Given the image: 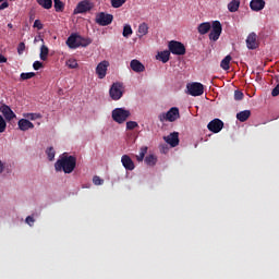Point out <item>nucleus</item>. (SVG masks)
I'll return each mask as SVG.
<instances>
[{
  "instance_id": "obj_1",
  "label": "nucleus",
  "mask_w": 279,
  "mask_h": 279,
  "mask_svg": "<svg viewBox=\"0 0 279 279\" xmlns=\"http://www.w3.org/2000/svg\"><path fill=\"white\" fill-rule=\"evenodd\" d=\"M77 167V158L69 156L64 153L54 163L56 171H63V173H73Z\"/></svg>"
},
{
  "instance_id": "obj_2",
  "label": "nucleus",
  "mask_w": 279,
  "mask_h": 279,
  "mask_svg": "<svg viewBox=\"0 0 279 279\" xmlns=\"http://www.w3.org/2000/svg\"><path fill=\"white\" fill-rule=\"evenodd\" d=\"M90 43H92L90 39H85L84 37L77 34H72L66 39V45L70 49H77V47H88Z\"/></svg>"
},
{
  "instance_id": "obj_3",
  "label": "nucleus",
  "mask_w": 279,
  "mask_h": 279,
  "mask_svg": "<svg viewBox=\"0 0 279 279\" xmlns=\"http://www.w3.org/2000/svg\"><path fill=\"white\" fill-rule=\"evenodd\" d=\"M158 119L161 123H165V121L173 123V121H178V119H180V109H178V107H172L168 112L160 113Z\"/></svg>"
},
{
  "instance_id": "obj_4",
  "label": "nucleus",
  "mask_w": 279,
  "mask_h": 279,
  "mask_svg": "<svg viewBox=\"0 0 279 279\" xmlns=\"http://www.w3.org/2000/svg\"><path fill=\"white\" fill-rule=\"evenodd\" d=\"M130 110H126L124 108H116L112 110L111 117L116 123H125L128 121V118L130 117Z\"/></svg>"
},
{
  "instance_id": "obj_5",
  "label": "nucleus",
  "mask_w": 279,
  "mask_h": 279,
  "mask_svg": "<svg viewBox=\"0 0 279 279\" xmlns=\"http://www.w3.org/2000/svg\"><path fill=\"white\" fill-rule=\"evenodd\" d=\"M168 48L170 53H173V56H184L186 53V47L184 44L177 40L169 41Z\"/></svg>"
},
{
  "instance_id": "obj_6",
  "label": "nucleus",
  "mask_w": 279,
  "mask_h": 279,
  "mask_svg": "<svg viewBox=\"0 0 279 279\" xmlns=\"http://www.w3.org/2000/svg\"><path fill=\"white\" fill-rule=\"evenodd\" d=\"M112 21H114V16L110 13L100 12V13L96 14L95 22L97 23V25H100L101 27L111 25Z\"/></svg>"
},
{
  "instance_id": "obj_7",
  "label": "nucleus",
  "mask_w": 279,
  "mask_h": 279,
  "mask_svg": "<svg viewBox=\"0 0 279 279\" xmlns=\"http://www.w3.org/2000/svg\"><path fill=\"white\" fill-rule=\"evenodd\" d=\"M186 88L192 97H202L204 95V85L202 83H190Z\"/></svg>"
},
{
  "instance_id": "obj_8",
  "label": "nucleus",
  "mask_w": 279,
  "mask_h": 279,
  "mask_svg": "<svg viewBox=\"0 0 279 279\" xmlns=\"http://www.w3.org/2000/svg\"><path fill=\"white\" fill-rule=\"evenodd\" d=\"M221 32H223L221 22L214 21L211 24V32L209 33V40H214V43H217V40H219V36H221Z\"/></svg>"
},
{
  "instance_id": "obj_9",
  "label": "nucleus",
  "mask_w": 279,
  "mask_h": 279,
  "mask_svg": "<svg viewBox=\"0 0 279 279\" xmlns=\"http://www.w3.org/2000/svg\"><path fill=\"white\" fill-rule=\"evenodd\" d=\"M109 95L111 99L119 101V99L123 97V85L121 83H113L109 90Z\"/></svg>"
},
{
  "instance_id": "obj_10",
  "label": "nucleus",
  "mask_w": 279,
  "mask_h": 279,
  "mask_svg": "<svg viewBox=\"0 0 279 279\" xmlns=\"http://www.w3.org/2000/svg\"><path fill=\"white\" fill-rule=\"evenodd\" d=\"M93 10V3L88 0H83L77 3L76 8L74 9V14H84L86 12H90Z\"/></svg>"
},
{
  "instance_id": "obj_11",
  "label": "nucleus",
  "mask_w": 279,
  "mask_h": 279,
  "mask_svg": "<svg viewBox=\"0 0 279 279\" xmlns=\"http://www.w3.org/2000/svg\"><path fill=\"white\" fill-rule=\"evenodd\" d=\"M207 129L214 134H219V132L223 130V121L220 119H214L207 124Z\"/></svg>"
},
{
  "instance_id": "obj_12",
  "label": "nucleus",
  "mask_w": 279,
  "mask_h": 279,
  "mask_svg": "<svg viewBox=\"0 0 279 279\" xmlns=\"http://www.w3.org/2000/svg\"><path fill=\"white\" fill-rule=\"evenodd\" d=\"M110 66V62L107 60L101 61L96 66V74L98 75L99 80H104L108 73V68Z\"/></svg>"
},
{
  "instance_id": "obj_13",
  "label": "nucleus",
  "mask_w": 279,
  "mask_h": 279,
  "mask_svg": "<svg viewBox=\"0 0 279 279\" xmlns=\"http://www.w3.org/2000/svg\"><path fill=\"white\" fill-rule=\"evenodd\" d=\"M0 112L3 114L5 121H12V119H16V113H14L12 108H10L8 105H1Z\"/></svg>"
},
{
  "instance_id": "obj_14",
  "label": "nucleus",
  "mask_w": 279,
  "mask_h": 279,
  "mask_svg": "<svg viewBox=\"0 0 279 279\" xmlns=\"http://www.w3.org/2000/svg\"><path fill=\"white\" fill-rule=\"evenodd\" d=\"M163 140L166 141V143H168V145H170L171 147H178L180 145V133L178 132H173L168 136H165Z\"/></svg>"
},
{
  "instance_id": "obj_15",
  "label": "nucleus",
  "mask_w": 279,
  "mask_h": 279,
  "mask_svg": "<svg viewBox=\"0 0 279 279\" xmlns=\"http://www.w3.org/2000/svg\"><path fill=\"white\" fill-rule=\"evenodd\" d=\"M122 167L126 169V171H134L136 169V166L134 165V161L129 155H123L121 157Z\"/></svg>"
},
{
  "instance_id": "obj_16",
  "label": "nucleus",
  "mask_w": 279,
  "mask_h": 279,
  "mask_svg": "<svg viewBox=\"0 0 279 279\" xmlns=\"http://www.w3.org/2000/svg\"><path fill=\"white\" fill-rule=\"evenodd\" d=\"M19 129L22 132H27V130H34V123H32L29 120L27 119H21L17 122Z\"/></svg>"
},
{
  "instance_id": "obj_17",
  "label": "nucleus",
  "mask_w": 279,
  "mask_h": 279,
  "mask_svg": "<svg viewBox=\"0 0 279 279\" xmlns=\"http://www.w3.org/2000/svg\"><path fill=\"white\" fill-rule=\"evenodd\" d=\"M250 8L253 12H260V10H265V0H252Z\"/></svg>"
},
{
  "instance_id": "obj_18",
  "label": "nucleus",
  "mask_w": 279,
  "mask_h": 279,
  "mask_svg": "<svg viewBox=\"0 0 279 279\" xmlns=\"http://www.w3.org/2000/svg\"><path fill=\"white\" fill-rule=\"evenodd\" d=\"M130 66H131L132 71H134L135 73H143V71H145V65L136 59H133L131 61Z\"/></svg>"
},
{
  "instance_id": "obj_19",
  "label": "nucleus",
  "mask_w": 279,
  "mask_h": 279,
  "mask_svg": "<svg viewBox=\"0 0 279 279\" xmlns=\"http://www.w3.org/2000/svg\"><path fill=\"white\" fill-rule=\"evenodd\" d=\"M246 47L248 49H257L258 43H256V35L255 33H251L246 38Z\"/></svg>"
},
{
  "instance_id": "obj_20",
  "label": "nucleus",
  "mask_w": 279,
  "mask_h": 279,
  "mask_svg": "<svg viewBox=\"0 0 279 279\" xmlns=\"http://www.w3.org/2000/svg\"><path fill=\"white\" fill-rule=\"evenodd\" d=\"M250 117H252L251 110H243V111H240L236 113V119L241 123H245V121H247V119H250Z\"/></svg>"
},
{
  "instance_id": "obj_21",
  "label": "nucleus",
  "mask_w": 279,
  "mask_h": 279,
  "mask_svg": "<svg viewBox=\"0 0 279 279\" xmlns=\"http://www.w3.org/2000/svg\"><path fill=\"white\" fill-rule=\"evenodd\" d=\"M210 22H203L198 25L197 29H198V34H201L202 36H204L205 34H208L210 32Z\"/></svg>"
},
{
  "instance_id": "obj_22",
  "label": "nucleus",
  "mask_w": 279,
  "mask_h": 279,
  "mask_svg": "<svg viewBox=\"0 0 279 279\" xmlns=\"http://www.w3.org/2000/svg\"><path fill=\"white\" fill-rule=\"evenodd\" d=\"M171 58V51L165 50L158 53L157 60H160L163 64H167V61Z\"/></svg>"
},
{
  "instance_id": "obj_23",
  "label": "nucleus",
  "mask_w": 279,
  "mask_h": 279,
  "mask_svg": "<svg viewBox=\"0 0 279 279\" xmlns=\"http://www.w3.org/2000/svg\"><path fill=\"white\" fill-rule=\"evenodd\" d=\"M147 34H149V26L147 25V23H142L138 26V37L143 38V36H147Z\"/></svg>"
},
{
  "instance_id": "obj_24",
  "label": "nucleus",
  "mask_w": 279,
  "mask_h": 279,
  "mask_svg": "<svg viewBox=\"0 0 279 279\" xmlns=\"http://www.w3.org/2000/svg\"><path fill=\"white\" fill-rule=\"evenodd\" d=\"M38 5L44 8V10H51L53 8V0H36Z\"/></svg>"
},
{
  "instance_id": "obj_25",
  "label": "nucleus",
  "mask_w": 279,
  "mask_h": 279,
  "mask_svg": "<svg viewBox=\"0 0 279 279\" xmlns=\"http://www.w3.org/2000/svg\"><path fill=\"white\" fill-rule=\"evenodd\" d=\"M39 58L43 62H47V58H49V48L47 46L43 45L40 47Z\"/></svg>"
},
{
  "instance_id": "obj_26",
  "label": "nucleus",
  "mask_w": 279,
  "mask_h": 279,
  "mask_svg": "<svg viewBox=\"0 0 279 279\" xmlns=\"http://www.w3.org/2000/svg\"><path fill=\"white\" fill-rule=\"evenodd\" d=\"M231 61H232V57L230 54L226 56V58L220 62L221 69H223V71H230Z\"/></svg>"
},
{
  "instance_id": "obj_27",
  "label": "nucleus",
  "mask_w": 279,
  "mask_h": 279,
  "mask_svg": "<svg viewBox=\"0 0 279 279\" xmlns=\"http://www.w3.org/2000/svg\"><path fill=\"white\" fill-rule=\"evenodd\" d=\"M240 5H241V0H232V1L228 4V10H229V12H238Z\"/></svg>"
},
{
  "instance_id": "obj_28",
  "label": "nucleus",
  "mask_w": 279,
  "mask_h": 279,
  "mask_svg": "<svg viewBox=\"0 0 279 279\" xmlns=\"http://www.w3.org/2000/svg\"><path fill=\"white\" fill-rule=\"evenodd\" d=\"M145 162L148 165V167H154L158 162V158L154 155H148L145 157Z\"/></svg>"
},
{
  "instance_id": "obj_29",
  "label": "nucleus",
  "mask_w": 279,
  "mask_h": 279,
  "mask_svg": "<svg viewBox=\"0 0 279 279\" xmlns=\"http://www.w3.org/2000/svg\"><path fill=\"white\" fill-rule=\"evenodd\" d=\"M133 34L132 26L130 24L124 25L122 36L124 38H130Z\"/></svg>"
},
{
  "instance_id": "obj_30",
  "label": "nucleus",
  "mask_w": 279,
  "mask_h": 279,
  "mask_svg": "<svg viewBox=\"0 0 279 279\" xmlns=\"http://www.w3.org/2000/svg\"><path fill=\"white\" fill-rule=\"evenodd\" d=\"M54 1V10L56 12H64V2L61 0H53Z\"/></svg>"
},
{
  "instance_id": "obj_31",
  "label": "nucleus",
  "mask_w": 279,
  "mask_h": 279,
  "mask_svg": "<svg viewBox=\"0 0 279 279\" xmlns=\"http://www.w3.org/2000/svg\"><path fill=\"white\" fill-rule=\"evenodd\" d=\"M46 154H47L48 160H50V161L54 160V158H56V150L53 149L52 146H50V147H48L46 149Z\"/></svg>"
},
{
  "instance_id": "obj_32",
  "label": "nucleus",
  "mask_w": 279,
  "mask_h": 279,
  "mask_svg": "<svg viewBox=\"0 0 279 279\" xmlns=\"http://www.w3.org/2000/svg\"><path fill=\"white\" fill-rule=\"evenodd\" d=\"M145 154H147V147L141 148L140 155L136 156L138 162H143V160H145Z\"/></svg>"
},
{
  "instance_id": "obj_33",
  "label": "nucleus",
  "mask_w": 279,
  "mask_h": 279,
  "mask_svg": "<svg viewBox=\"0 0 279 279\" xmlns=\"http://www.w3.org/2000/svg\"><path fill=\"white\" fill-rule=\"evenodd\" d=\"M66 66H69V69H77L80 64H77V60L70 59L66 61Z\"/></svg>"
},
{
  "instance_id": "obj_34",
  "label": "nucleus",
  "mask_w": 279,
  "mask_h": 279,
  "mask_svg": "<svg viewBox=\"0 0 279 279\" xmlns=\"http://www.w3.org/2000/svg\"><path fill=\"white\" fill-rule=\"evenodd\" d=\"M21 80L25 81V80H32V77H36V73L34 72H27V73H22L20 75Z\"/></svg>"
},
{
  "instance_id": "obj_35",
  "label": "nucleus",
  "mask_w": 279,
  "mask_h": 279,
  "mask_svg": "<svg viewBox=\"0 0 279 279\" xmlns=\"http://www.w3.org/2000/svg\"><path fill=\"white\" fill-rule=\"evenodd\" d=\"M128 0H111L112 8H121Z\"/></svg>"
},
{
  "instance_id": "obj_36",
  "label": "nucleus",
  "mask_w": 279,
  "mask_h": 279,
  "mask_svg": "<svg viewBox=\"0 0 279 279\" xmlns=\"http://www.w3.org/2000/svg\"><path fill=\"white\" fill-rule=\"evenodd\" d=\"M5 128H8V123L3 119V116H0V134H2V132H5Z\"/></svg>"
},
{
  "instance_id": "obj_37",
  "label": "nucleus",
  "mask_w": 279,
  "mask_h": 279,
  "mask_svg": "<svg viewBox=\"0 0 279 279\" xmlns=\"http://www.w3.org/2000/svg\"><path fill=\"white\" fill-rule=\"evenodd\" d=\"M135 128H138V122L136 121L126 122V130H135Z\"/></svg>"
},
{
  "instance_id": "obj_38",
  "label": "nucleus",
  "mask_w": 279,
  "mask_h": 279,
  "mask_svg": "<svg viewBox=\"0 0 279 279\" xmlns=\"http://www.w3.org/2000/svg\"><path fill=\"white\" fill-rule=\"evenodd\" d=\"M93 182L96 186H101V184H104V179L99 178V175H95Z\"/></svg>"
},
{
  "instance_id": "obj_39",
  "label": "nucleus",
  "mask_w": 279,
  "mask_h": 279,
  "mask_svg": "<svg viewBox=\"0 0 279 279\" xmlns=\"http://www.w3.org/2000/svg\"><path fill=\"white\" fill-rule=\"evenodd\" d=\"M243 97H244L243 92H241V90H235L234 92L235 101H242Z\"/></svg>"
},
{
  "instance_id": "obj_40",
  "label": "nucleus",
  "mask_w": 279,
  "mask_h": 279,
  "mask_svg": "<svg viewBox=\"0 0 279 279\" xmlns=\"http://www.w3.org/2000/svg\"><path fill=\"white\" fill-rule=\"evenodd\" d=\"M24 51H25V43L22 41L17 46V53H19V56H23Z\"/></svg>"
},
{
  "instance_id": "obj_41",
  "label": "nucleus",
  "mask_w": 279,
  "mask_h": 279,
  "mask_svg": "<svg viewBox=\"0 0 279 279\" xmlns=\"http://www.w3.org/2000/svg\"><path fill=\"white\" fill-rule=\"evenodd\" d=\"M25 222L27 223V226H29L32 228V226H34L36 220L34 219V216H27L25 219Z\"/></svg>"
},
{
  "instance_id": "obj_42",
  "label": "nucleus",
  "mask_w": 279,
  "mask_h": 279,
  "mask_svg": "<svg viewBox=\"0 0 279 279\" xmlns=\"http://www.w3.org/2000/svg\"><path fill=\"white\" fill-rule=\"evenodd\" d=\"M39 113H27V118L31 119V121H36V119H40Z\"/></svg>"
},
{
  "instance_id": "obj_43",
  "label": "nucleus",
  "mask_w": 279,
  "mask_h": 279,
  "mask_svg": "<svg viewBox=\"0 0 279 279\" xmlns=\"http://www.w3.org/2000/svg\"><path fill=\"white\" fill-rule=\"evenodd\" d=\"M33 69H34L35 71H39V69H43V62H40V61H35V62L33 63Z\"/></svg>"
},
{
  "instance_id": "obj_44",
  "label": "nucleus",
  "mask_w": 279,
  "mask_h": 279,
  "mask_svg": "<svg viewBox=\"0 0 279 279\" xmlns=\"http://www.w3.org/2000/svg\"><path fill=\"white\" fill-rule=\"evenodd\" d=\"M33 27H36L37 29H43V22H40V20H36Z\"/></svg>"
},
{
  "instance_id": "obj_45",
  "label": "nucleus",
  "mask_w": 279,
  "mask_h": 279,
  "mask_svg": "<svg viewBox=\"0 0 279 279\" xmlns=\"http://www.w3.org/2000/svg\"><path fill=\"white\" fill-rule=\"evenodd\" d=\"M5 8H10V2L3 0V2L0 4V11L5 10Z\"/></svg>"
},
{
  "instance_id": "obj_46",
  "label": "nucleus",
  "mask_w": 279,
  "mask_h": 279,
  "mask_svg": "<svg viewBox=\"0 0 279 279\" xmlns=\"http://www.w3.org/2000/svg\"><path fill=\"white\" fill-rule=\"evenodd\" d=\"M4 169H5V163H3V161L0 160V174L3 173Z\"/></svg>"
},
{
  "instance_id": "obj_47",
  "label": "nucleus",
  "mask_w": 279,
  "mask_h": 279,
  "mask_svg": "<svg viewBox=\"0 0 279 279\" xmlns=\"http://www.w3.org/2000/svg\"><path fill=\"white\" fill-rule=\"evenodd\" d=\"M8 62V59L0 53V64Z\"/></svg>"
},
{
  "instance_id": "obj_48",
  "label": "nucleus",
  "mask_w": 279,
  "mask_h": 279,
  "mask_svg": "<svg viewBox=\"0 0 279 279\" xmlns=\"http://www.w3.org/2000/svg\"><path fill=\"white\" fill-rule=\"evenodd\" d=\"M260 80H263V77L260 76V74L257 73V75H256V82H260Z\"/></svg>"
},
{
  "instance_id": "obj_49",
  "label": "nucleus",
  "mask_w": 279,
  "mask_h": 279,
  "mask_svg": "<svg viewBox=\"0 0 279 279\" xmlns=\"http://www.w3.org/2000/svg\"><path fill=\"white\" fill-rule=\"evenodd\" d=\"M8 27H9V29H12V27H14V25H12V23H9Z\"/></svg>"
},
{
  "instance_id": "obj_50",
  "label": "nucleus",
  "mask_w": 279,
  "mask_h": 279,
  "mask_svg": "<svg viewBox=\"0 0 279 279\" xmlns=\"http://www.w3.org/2000/svg\"><path fill=\"white\" fill-rule=\"evenodd\" d=\"M10 1H16V0H10Z\"/></svg>"
}]
</instances>
